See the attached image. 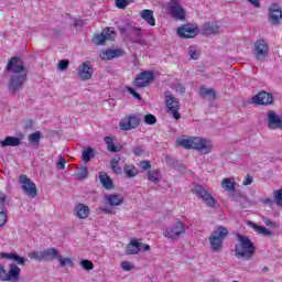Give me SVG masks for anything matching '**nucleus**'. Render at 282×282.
<instances>
[{"label":"nucleus","instance_id":"nucleus-1","mask_svg":"<svg viewBox=\"0 0 282 282\" xmlns=\"http://www.w3.org/2000/svg\"><path fill=\"white\" fill-rule=\"evenodd\" d=\"M6 69L7 72H11L8 91L11 96H17L23 89L25 80H28V70L25 69L23 59L17 56L11 57Z\"/></svg>","mask_w":282,"mask_h":282},{"label":"nucleus","instance_id":"nucleus-2","mask_svg":"<svg viewBox=\"0 0 282 282\" xmlns=\"http://www.w3.org/2000/svg\"><path fill=\"white\" fill-rule=\"evenodd\" d=\"M177 147H182L183 149H194L203 155H208L210 151H213V143L202 137H188L187 139H177L176 140Z\"/></svg>","mask_w":282,"mask_h":282},{"label":"nucleus","instance_id":"nucleus-3","mask_svg":"<svg viewBox=\"0 0 282 282\" xmlns=\"http://www.w3.org/2000/svg\"><path fill=\"white\" fill-rule=\"evenodd\" d=\"M18 182L26 197H30V199L39 197V188H36V184L32 182V180L28 177V175L21 174L18 178Z\"/></svg>","mask_w":282,"mask_h":282},{"label":"nucleus","instance_id":"nucleus-4","mask_svg":"<svg viewBox=\"0 0 282 282\" xmlns=\"http://www.w3.org/2000/svg\"><path fill=\"white\" fill-rule=\"evenodd\" d=\"M121 34H126L130 43H137V45H144V39L142 35V29L138 26H119Z\"/></svg>","mask_w":282,"mask_h":282},{"label":"nucleus","instance_id":"nucleus-5","mask_svg":"<svg viewBox=\"0 0 282 282\" xmlns=\"http://www.w3.org/2000/svg\"><path fill=\"white\" fill-rule=\"evenodd\" d=\"M228 228L224 226L217 227L209 237V243L212 248H221L224 246V240L228 237Z\"/></svg>","mask_w":282,"mask_h":282},{"label":"nucleus","instance_id":"nucleus-6","mask_svg":"<svg viewBox=\"0 0 282 282\" xmlns=\"http://www.w3.org/2000/svg\"><path fill=\"white\" fill-rule=\"evenodd\" d=\"M164 96L167 113L173 116L175 120H180V118H182L180 115V100L175 98L169 90L164 93Z\"/></svg>","mask_w":282,"mask_h":282},{"label":"nucleus","instance_id":"nucleus-7","mask_svg":"<svg viewBox=\"0 0 282 282\" xmlns=\"http://www.w3.org/2000/svg\"><path fill=\"white\" fill-rule=\"evenodd\" d=\"M170 15L176 21H184L186 19V11L182 7L180 0H170L166 4Z\"/></svg>","mask_w":282,"mask_h":282},{"label":"nucleus","instance_id":"nucleus-8","mask_svg":"<svg viewBox=\"0 0 282 282\" xmlns=\"http://www.w3.org/2000/svg\"><path fill=\"white\" fill-rule=\"evenodd\" d=\"M250 104L259 105L260 107H270V105H274V96L262 90L251 98Z\"/></svg>","mask_w":282,"mask_h":282},{"label":"nucleus","instance_id":"nucleus-9","mask_svg":"<svg viewBox=\"0 0 282 282\" xmlns=\"http://www.w3.org/2000/svg\"><path fill=\"white\" fill-rule=\"evenodd\" d=\"M140 127V117L138 115H129L119 121V129L121 131H132Z\"/></svg>","mask_w":282,"mask_h":282},{"label":"nucleus","instance_id":"nucleus-10","mask_svg":"<svg viewBox=\"0 0 282 282\" xmlns=\"http://www.w3.org/2000/svg\"><path fill=\"white\" fill-rule=\"evenodd\" d=\"M193 193L196 194L199 199H203V202H205V204L209 206V208H215V206L217 205V202H215V197H213V195H210V193H208V191H206L204 186L195 185Z\"/></svg>","mask_w":282,"mask_h":282},{"label":"nucleus","instance_id":"nucleus-11","mask_svg":"<svg viewBox=\"0 0 282 282\" xmlns=\"http://www.w3.org/2000/svg\"><path fill=\"white\" fill-rule=\"evenodd\" d=\"M155 79V75L151 70H144L140 73L135 79L133 80L132 85L138 89H142V87H147L150 83H153Z\"/></svg>","mask_w":282,"mask_h":282},{"label":"nucleus","instance_id":"nucleus-12","mask_svg":"<svg viewBox=\"0 0 282 282\" xmlns=\"http://www.w3.org/2000/svg\"><path fill=\"white\" fill-rule=\"evenodd\" d=\"M253 52L257 61H265L268 58V52H270V46L265 40H258L254 43Z\"/></svg>","mask_w":282,"mask_h":282},{"label":"nucleus","instance_id":"nucleus-13","mask_svg":"<svg viewBox=\"0 0 282 282\" xmlns=\"http://www.w3.org/2000/svg\"><path fill=\"white\" fill-rule=\"evenodd\" d=\"M267 127L270 131H274L276 129H282V119L274 110L267 111Z\"/></svg>","mask_w":282,"mask_h":282},{"label":"nucleus","instance_id":"nucleus-14","mask_svg":"<svg viewBox=\"0 0 282 282\" xmlns=\"http://www.w3.org/2000/svg\"><path fill=\"white\" fill-rule=\"evenodd\" d=\"M186 232V229L184 228V223L177 221L175 226L167 227L164 231V237H167L169 239H180L182 235Z\"/></svg>","mask_w":282,"mask_h":282},{"label":"nucleus","instance_id":"nucleus-15","mask_svg":"<svg viewBox=\"0 0 282 282\" xmlns=\"http://www.w3.org/2000/svg\"><path fill=\"white\" fill-rule=\"evenodd\" d=\"M282 19V9L279 4H272L269 7L268 21L271 25H279Z\"/></svg>","mask_w":282,"mask_h":282},{"label":"nucleus","instance_id":"nucleus-16","mask_svg":"<svg viewBox=\"0 0 282 282\" xmlns=\"http://www.w3.org/2000/svg\"><path fill=\"white\" fill-rule=\"evenodd\" d=\"M56 254V249H46L44 251H33L29 254L30 259L35 261H52V257Z\"/></svg>","mask_w":282,"mask_h":282},{"label":"nucleus","instance_id":"nucleus-17","mask_svg":"<svg viewBox=\"0 0 282 282\" xmlns=\"http://www.w3.org/2000/svg\"><path fill=\"white\" fill-rule=\"evenodd\" d=\"M111 39H113V31L111 29H104L101 33L94 36L93 42L95 45H105Z\"/></svg>","mask_w":282,"mask_h":282},{"label":"nucleus","instance_id":"nucleus-18","mask_svg":"<svg viewBox=\"0 0 282 282\" xmlns=\"http://www.w3.org/2000/svg\"><path fill=\"white\" fill-rule=\"evenodd\" d=\"M102 61H113V58H120V56H124V50L122 48H115V50H105L101 51L99 54Z\"/></svg>","mask_w":282,"mask_h":282},{"label":"nucleus","instance_id":"nucleus-19","mask_svg":"<svg viewBox=\"0 0 282 282\" xmlns=\"http://www.w3.org/2000/svg\"><path fill=\"white\" fill-rule=\"evenodd\" d=\"M94 76V67L89 66V62H84L78 68L79 80H89Z\"/></svg>","mask_w":282,"mask_h":282},{"label":"nucleus","instance_id":"nucleus-20","mask_svg":"<svg viewBox=\"0 0 282 282\" xmlns=\"http://www.w3.org/2000/svg\"><path fill=\"white\" fill-rule=\"evenodd\" d=\"M6 281L10 282H19L21 281V268H19L15 263H11L9 265V272L6 273Z\"/></svg>","mask_w":282,"mask_h":282},{"label":"nucleus","instance_id":"nucleus-21","mask_svg":"<svg viewBox=\"0 0 282 282\" xmlns=\"http://www.w3.org/2000/svg\"><path fill=\"white\" fill-rule=\"evenodd\" d=\"M254 248H235V250H231V253L237 257V259H252L254 257Z\"/></svg>","mask_w":282,"mask_h":282},{"label":"nucleus","instance_id":"nucleus-22","mask_svg":"<svg viewBox=\"0 0 282 282\" xmlns=\"http://www.w3.org/2000/svg\"><path fill=\"white\" fill-rule=\"evenodd\" d=\"M196 30L197 29L193 28L191 24H183L176 32L181 39H195V34H197L195 32Z\"/></svg>","mask_w":282,"mask_h":282},{"label":"nucleus","instance_id":"nucleus-23","mask_svg":"<svg viewBox=\"0 0 282 282\" xmlns=\"http://www.w3.org/2000/svg\"><path fill=\"white\" fill-rule=\"evenodd\" d=\"M54 259H57L59 263V268H74V260L68 257H62L61 253H58V250H56V253L52 257L51 261H54Z\"/></svg>","mask_w":282,"mask_h":282},{"label":"nucleus","instance_id":"nucleus-24","mask_svg":"<svg viewBox=\"0 0 282 282\" xmlns=\"http://www.w3.org/2000/svg\"><path fill=\"white\" fill-rule=\"evenodd\" d=\"M203 33L206 36H210L213 34H219V24L217 22H205L203 24Z\"/></svg>","mask_w":282,"mask_h":282},{"label":"nucleus","instance_id":"nucleus-25","mask_svg":"<svg viewBox=\"0 0 282 282\" xmlns=\"http://www.w3.org/2000/svg\"><path fill=\"white\" fill-rule=\"evenodd\" d=\"M247 226H249V228H252L253 230H256V232H258V235H262V237H272V231L271 230H268L263 226L257 225L252 220H248Z\"/></svg>","mask_w":282,"mask_h":282},{"label":"nucleus","instance_id":"nucleus-26","mask_svg":"<svg viewBox=\"0 0 282 282\" xmlns=\"http://www.w3.org/2000/svg\"><path fill=\"white\" fill-rule=\"evenodd\" d=\"M75 213H76V217H78V219H87L89 217V206L85 205V204H77L75 206Z\"/></svg>","mask_w":282,"mask_h":282},{"label":"nucleus","instance_id":"nucleus-27","mask_svg":"<svg viewBox=\"0 0 282 282\" xmlns=\"http://www.w3.org/2000/svg\"><path fill=\"white\" fill-rule=\"evenodd\" d=\"M21 138L19 137H6L4 140L0 141V147L6 149V147H20Z\"/></svg>","mask_w":282,"mask_h":282},{"label":"nucleus","instance_id":"nucleus-28","mask_svg":"<svg viewBox=\"0 0 282 282\" xmlns=\"http://www.w3.org/2000/svg\"><path fill=\"white\" fill-rule=\"evenodd\" d=\"M140 17L141 19H144L148 25H151L152 28L155 26V17H153V10L144 9L140 12Z\"/></svg>","mask_w":282,"mask_h":282},{"label":"nucleus","instance_id":"nucleus-29","mask_svg":"<svg viewBox=\"0 0 282 282\" xmlns=\"http://www.w3.org/2000/svg\"><path fill=\"white\" fill-rule=\"evenodd\" d=\"M106 202L109 206H120L124 203V197L120 194H110L106 197Z\"/></svg>","mask_w":282,"mask_h":282},{"label":"nucleus","instance_id":"nucleus-30","mask_svg":"<svg viewBox=\"0 0 282 282\" xmlns=\"http://www.w3.org/2000/svg\"><path fill=\"white\" fill-rule=\"evenodd\" d=\"M200 98H208L209 100H215L217 98V93L214 88H206L205 86L200 87L199 90Z\"/></svg>","mask_w":282,"mask_h":282},{"label":"nucleus","instance_id":"nucleus-31","mask_svg":"<svg viewBox=\"0 0 282 282\" xmlns=\"http://www.w3.org/2000/svg\"><path fill=\"white\" fill-rule=\"evenodd\" d=\"M105 142L107 144V151L111 153H120V151H122V145L113 144V137H106Z\"/></svg>","mask_w":282,"mask_h":282},{"label":"nucleus","instance_id":"nucleus-32","mask_svg":"<svg viewBox=\"0 0 282 282\" xmlns=\"http://www.w3.org/2000/svg\"><path fill=\"white\" fill-rule=\"evenodd\" d=\"M237 241L240 243L241 248H254V245L250 240L248 236H243L241 234H237Z\"/></svg>","mask_w":282,"mask_h":282},{"label":"nucleus","instance_id":"nucleus-33","mask_svg":"<svg viewBox=\"0 0 282 282\" xmlns=\"http://www.w3.org/2000/svg\"><path fill=\"white\" fill-rule=\"evenodd\" d=\"M99 182L107 189L113 188V181H111V177H109V175H107L105 172H100Z\"/></svg>","mask_w":282,"mask_h":282},{"label":"nucleus","instance_id":"nucleus-34","mask_svg":"<svg viewBox=\"0 0 282 282\" xmlns=\"http://www.w3.org/2000/svg\"><path fill=\"white\" fill-rule=\"evenodd\" d=\"M274 200L267 198L264 204H274L276 203L278 206H282V187L279 191L273 192Z\"/></svg>","mask_w":282,"mask_h":282},{"label":"nucleus","instance_id":"nucleus-35","mask_svg":"<svg viewBox=\"0 0 282 282\" xmlns=\"http://www.w3.org/2000/svg\"><path fill=\"white\" fill-rule=\"evenodd\" d=\"M221 186L228 193H236L237 191V187H235V183H232V180L230 178H224L221 181Z\"/></svg>","mask_w":282,"mask_h":282},{"label":"nucleus","instance_id":"nucleus-36","mask_svg":"<svg viewBox=\"0 0 282 282\" xmlns=\"http://www.w3.org/2000/svg\"><path fill=\"white\" fill-rule=\"evenodd\" d=\"M95 156H96V154L94 153L93 148H87V149L83 150V153H82L83 162H91L93 158H95Z\"/></svg>","mask_w":282,"mask_h":282},{"label":"nucleus","instance_id":"nucleus-37","mask_svg":"<svg viewBox=\"0 0 282 282\" xmlns=\"http://www.w3.org/2000/svg\"><path fill=\"white\" fill-rule=\"evenodd\" d=\"M41 131H35L29 135V143L39 147L41 144Z\"/></svg>","mask_w":282,"mask_h":282},{"label":"nucleus","instance_id":"nucleus-38","mask_svg":"<svg viewBox=\"0 0 282 282\" xmlns=\"http://www.w3.org/2000/svg\"><path fill=\"white\" fill-rule=\"evenodd\" d=\"M123 172L126 173L127 177H135L139 170L135 167V165H124Z\"/></svg>","mask_w":282,"mask_h":282},{"label":"nucleus","instance_id":"nucleus-39","mask_svg":"<svg viewBox=\"0 0 282 282\" xmlns=\"http://www.w3.org/2000/svg\"><path fill=\"white\" fill-rule=\"evenodd\" d=\"M118 164H120V158H115L110 161V166L113 173H116L117 175H120V173H122V169L118 166Z\"/></svg>","mask_w":282,"mask_h":282},{"label":"nucleus","instance_id":"nucleus-40","mask_svg":"<svg viewBox=\"0 0 282 282\" xmlns=\"http://www.w3.org/2000/svg\"><path fill=\"white\" fill-rule=\"evenodd\" d=\"M148 180L149 182H153L154 184H158L160 182V171H149L148 172Z\"/></svg>","mask_w":282,"mask_h":282},{"label":"nucleus","instance_id":"nucleus-41","mask_svg":"<svg viewBox=\"0 0 282 282\" xmlns=\"http://www.w3.org/2000/svg\"><path fill=\"white\" fill-rule=\"evenodd\" d=\"M79 265L83 268V270H86V272L94 270V262L87 259H82L79 261Z\"/></svg>","mask_w":282,"mask_h":282},{"label":"nucleus","instance_id":"nucleus-42","mask_svg":"<svg viewBox=\"0 0 282 282\" xmlns=\"http://www.w3.org/2000/svg\"><path fill=\"white\" fill-rule=\"evenodd\" d=\"M130 246L132 248H151V246L149 245H143L142 242H140V240L132 238L128 245V248H130Z\"/></svg>","mask_w":282,"mask_h":282},{"label":"nucleus","instance_id":"nucleus-43","mask_svg":"<svg viewBox=\"0 0 282 282\" xmlns=\"http://www.w3.org/2000/svg\"><path fill=\"white\" fill-rule=\"evenodd\" d=\"M76 177H78L79 180H87V175H88V170L87 167H80L79 170H77V172L75 173Z\"/></svg>","mask_w":282,"mask_h":282},{"label":"nucleus","instance_id":"nucleus-44","mask_svg":"<svg viewBox=\"0 0 282 282\" xmlns=\"http://www.w3.org/2000/svg\"><path fill=\"white\" fill-rule=\"evenodd\" d=\"M68 67H69V59H61L57 63V69L59 72H65L66 69H68Z\"/></svg>","mask_w":282,"mask_h":282},{"label":"nucleus","instance_id":"nucleus-45","mask_svg":"<svg viewBox=\"0 0 282 282\" xmlns=\"http://www.w3.org/2000/svg\"><path fill=\"white\" fill-rule=\"evenodd\" d=\"M133 155H135L137 158H142V155H144V148L142 145H137L134 147V149L132 150Z\"/></svg>","mask_w":282,"mask_h":282},{"label":"nucleus","instance_id":"nucleus-46","mask_svg":"<svg viewBox=\"0 0 282 282\" xmlns=\"http://www.w3.org/2000/svg\"><path fill=\"white\" fill-rule=\"evenodd\" d=\"M144 122L145 124H155V122H158V118H155L153 115H145Z\"/></svg>","mask_w":282,"mask_h":282},{"label":"nucleus","instance_id":"nucleus-47","mask_svg":"<svg viewBox=\"0 0 282 282\" xmlns=\"http://www.w3.org/2000/svg\"><path fill=\"white\" fill-rule=\"evenodd\" d=\"M126 89L131 96H133V98H135L137 100H142V96H140V94L135 91V89L129 86H127Z\"/></svg>","mask_w":282,"mask_h":282},{"label":"nucleus","instance_id":"nucleus-48","mask_svg":"<svg viewBox=\"0 0 282 282\" xmlns=\"http://www.w3.org/2000/svg\"><path fill=\"white\" fill-rule=\"evenodd\" d=\"M6 199H7L6 194H3V192H0V212H7L6 210Z\"/></svg>","mask_w":282,"mask_h":282},{"label":"nucleus","instance_id":"nucleus-49","mask_svg":"<svg viewBox=\"0 0 282 282\" xmlns=\"http://www.w3.org/2000/svg\"><path fill=\"white\" fill-rule=\"evenodd\" d=\"M116 1V7L119 8V10H124L127 6H129V1L127 0H115Z\"/></svg>","mask_w":282,"mask_h":282},{"label":"nucleus","instance_id":"nucleus-50","mask_svg":"<svg viewBox=\"0 0 282 282\" xmlns=\"http://www.w3.org/2000/svg\"><path fill=\"white\" fill-rule=\"evenodd\" d=\"M165 162L171 169H175V166H177V161L171 156H166Z\"/></svg>","mask_w":282,"mask_h":282},{"label":"nucleus","instance_id":"nucleus-51","mask_svg":"<svg viewBox=\"0 0 282 282\" xmlns=\"http://www.w3.org/2000/svg\"><path fill=\"white\" fill-rule=\"evenodd\" d=\"M6 221H8V212H0V228L6 226Z\"/></svg>","mask_w":282,"mask_h":282},{"label":"nucleus","instance_id":"nucleus-52","mask_svg":"<svg viewBox=\"0 0 282 282\" xmlns=\"http://www.w3.org/2000/svg\"><path fill=\"white\" fill-rule=\"evenodd\" d=\"M121 268L126 272H130V270H133V264H131L129 261L121 262Z\"/></svg>","mask_w":282,"mask_h":282},{"label":"nucleus","instance_id":"nucleus-53","mask_svg":"<svg viewBox=\"0 0 282 282\" xmlns=\"http://www.w3.org/2000/svg\"><path fill=\"white\" fill-rule=\"evenodd\" d=\"M13 261L18 264V265H23L25 263V258L19 256L18 253H15V256L13 257Z\"/></svg>","mask_w":282,"mask_h":282},{"label":"nucleus","instance_id":"nucleus-54","mask_svg":"<svg viewBox=\"0 0 282 282\" xmlns=\"http://www.w3.org/2000/svg\"><path fill=\"white\" fill-rule=\"evenodd\" d=\"M142 171H149L151 169V162L149 161H141L139 164Z\"/></svg>","mask_w":282,"mask_h":282},{"label":"nucleus","instance_id":"nucleus-55","mask_svg":"<svg viewBox=\"0 0 282 282\" xmlns=\"http://www.w3.org/2000/svg\"><path fill=\"white\" fill-rule=\"evenodd\" d=\"M65 164H67V161H65V156H59V160L56 164L57 169L63 171V169H65Z\"/></svg>","mask_w":282,"mask_h":282},{"label":"nucleus","instance_id":"nucleus-56","mask_svg":"<svg viewBox=\"0 0 282 282\" xmlns=\"http://www.w3.org/2000/svg\"><path fill=\"white\" fill-rule=\"evenodd\" d=\"M17 253H0L1 259H9L10 261H14V256Z\"/></svg>","mask_w":282,"mask_h":282},{"label":"nucleus","instance_id":"nucleus-57","mask_svg":"<svg viewBox=\"0 0 282 282\" xmlns=\"http://www.w3.org/2000/svg\"><path fill=\"white\" fill-rule=\"evenodd\" d=\"M175 91H177L178 94H186V87H184V85L182 84H177L175 86Z\"/></svg>","mask_w":282,"mask_h":282},{"label":"nucleus","instance_id":"nucleus-58","mask_svg":"<svg viewBox=\"0 0 282 282\" xmlns=\"http://www.w3.org/2000/svg\"><path fill=\"white\" fill-rule=\"evenodd\" d=\"M189 56L191 58H193L194 61H197V58H199V53L198 51H195V50H189Z\"/></svg>","mask_w":282,"mask_h":282},{"label":"nucleus","instance_id":"nucleus-59","mask_svg":"<svg viewBox=\"0 0 282 282\" xmlns=\"http://www.w3.org/2000/svg\"><path fill=\"white\" fill-rule=\"evenodd\" d=\"M140 252V248H131L126 250V254L131 256V254H138Z\"/></svg>","mask_w":282,"mask_h":282},{"label":"nucleus","instance_id":"nucleus-60","mask_svg":"<svg viewBox=\"0 0 282 282\" xmlns=\"http://www.w3.org/2000/svg\"><path fill=\"white\" fill-rule=\"evenodd\" d=\"M253 180L252 176L247 175L246 180L242 182L243 186H250L252 184Z\"/></svg>","mask_w":282,"mask_h":282},{"label":"nucleus","instance_id":"nucleus-61","mask_svg":"<svg viewBox=\"0 0 282 282\" xmlns=\"http://www.w3.org/2000/svg\"><path fill=\"white\" fill-rule=\"evenodd\" d=\"M0 281H6V269L0 264Z\"/></svg>","mask_w":282,"mask_h":282},{"label":"nucleus","instance_id":"nucleus-62","mask_svg":"<svg viewBox=\"0 0 282 282\" xmlns=\"http://www.w3.org/2000/svg\"><path fill=\"white\" fill-rule=\"evenodd\" d=\"M253 8H261V2L260 0H247Z\"/></svg>","mask_w":282,"mask_h":282},{"label":"nucleus","instance_id":"nucleus-63","mask_svg":"<svg viewBox=\"0 0 282 282\" xmlns=\"http://www.w3.org/2000/svg\"><path fill=\"white\" fill-rule=\"evenodd\" d=\"M24 128L25 129H34V121L33 120L26 121Z\"/></svg>","mask_w":282,"mask_h":282},{"label":"nucleus","instance_id":"nucleus-64","mask_svg":"<svg viewBox=\"0 0 282 282\" xmlns=\"http://www.w3.org/2000/svg\"><path fill=\"white\" fill-rule=\"evenodd\" d=\"M262 221L265 224V226H273L274 225L272 220H270L269 218H265V217L262 218Z\"/></svg>","mask_w":282,"mask_h":282}]
</instances>
